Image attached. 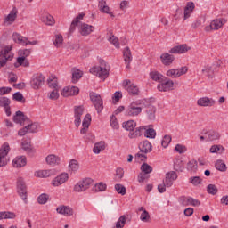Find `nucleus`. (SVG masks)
<instances>
[{"mask_svg":"<svg viewBox=\"0 0 228 228\" xmlns=\"http://www.w3.org/2000/svg\"><path fill=\"white\" fill-rule=\"evenodd\" d=\"M227 22L226 19L219 18L211 21L208 26L205 27V31H217V29H221V28Z\"/></svg>","mask_w":228,"mask_h":228,"instance_id":"1a4fd4ad","label":"nucleus"},{"mask_svg":"<svg viewBox=\"0 0 228 228\" xmlns=\"http://www.w3.org/2000/svg\"><path fill=\"white\" fill-rule=\"evenodd\" d=\"M12 60H13L12 45H6L0 52V69L4 67L8 61H12Z\"/></svg>","mask_w":228,"mask_h":228,"instance_id":"7ed1b4c3","label":"nucleus"},{"mask_svg":"<svg viewBox=\"0 0 228 228\" xmlns=\"http://www.w3.org/2000/svg\"><path fill=\"white\" fill-rule=\"evenodd\" d=\"M91 122H92V116L90 114H86L82 122L83 127H90Z\"/></svg>","mask_w":228,"mask_h":228,"instance_id":"680f3d73","label":"nucleus"},{"mask_svg":"<svg viewBox=\"0 0 228 228\" xmlns=\"http://www.w3.org/2000/svg\"><path fill=\"white\" fill-rule=\"evenodd\" d=\"M189 183L193 184V186H199V184L202 183V178H200V176H192L189 178Z\"/></svg>","mask_w":228,"mask_h":228,"instance_id":"3c124183","label":"nucleus"},{"mask_svg":"<svg viewBox=\"0 0 228 228\" xmlns=\"http://www.w3.org/2000/svg\"><path fill=\"white\" fill-rule=\"evenodd\" d=\"M26 120H28V118L24 115V112L20 110L16 111V114L13 117V122H15V124L22 126Z\"/></svg>","mask_w":228,"mask_h":228,"instance_id":"b1692460","label":"nucleus"},{"mask_svg":"<svg viewBox=\"0 0 228 228\" xmlns=\"http://www.w3.org/2000/svg\"><path fill=\"white\" fill-rule=\"evenodd\" d=\"M215 103H216L215 100L209 97H201L197 101L198 106H202V107L215 106Z\"/></svg>","mask_w":228,"mask_h":228,"instance_id":"412c9836","label":"nucleus"},{"mask_svg":"<svg viewBox=\"0 0 228 228\" xmlns=\"http://www.w3.org/2000/svg\"><path fill=\"white\" fill-rule=\"evenodd\" d=\"M139 150L142 154H149V152H152V144L147 140L142 141L139 144Z\"/></svg>","mask_w":228,"mask_h":228,"instance_id":"aec40b11","label":"nucleus"},{"mask_svg":"<svg viewBox=\"0 0 228 228\" xmlns=\"http://www.w3.org/2000/svg\"><path fill=\"white\" fill-rule=\"evenodd\" d=\"M220 132L215 130L207 131V142H216V140H220Z\"/></svg>","mask_w":228,"mask_h":228,"instance_id":"bb28decb","label":"nucleus"},{"mask_svg":"<svg viewBox=\"0 0 228 228\" xmlns=\"http://www.w3.org/2000/svg\"><path fill=\"white\" fill-rule=\"evenodd\" d=\"M41 20L46 24V26H53L54 24V18L50 14H44Z\"/></svg>","mask_w":228,"mask_h":228,"instance_id":"79ce46f5","label":"nucleus"},{"mask_svg":"<svg viewBox=\"0 0 228 228\" xmlns=\"http://www.w3.org/2000/svg\"><path fill=\"white\" fill-rule=\"evenodd\" d=\"M202 74L204 76H207L208 79H213V74H215V69H213V66L211 65H206L201 70Z\"/></svg>","mask_w":228,"mask_h":228,"instance_id":"2f4dec72","label":"nucleus"},{"mask_svg":"<svg viewBox=\"0 0 228 228\" xmlns=\"http://www.w3.org/2000/svg\"><path fill=\"white\" fill-rule=\"evenodd\" d=\"M91 184H92V179L84 178L74 185L73 191H75V193H81L83 191H86V190L90 188Z\"/></svg>","mask_w":228,"mask_h":228,"instance_id":"39448f33","label":"nucleus"},{"mask_svg":"<svg viewBox=\"0 0 228 228\" xmlns=\"http://www.w3.org/2000/svg\"><path fill=\"white\" fill-rule=\"evenodd\" d=\"M90 73L94 76H97L100 79L103 81L108 79L110 76V65L106 64V61H102L100 66H94L90 69Z\"/></svg>","mask_w":228,"mask_h":228,"instance_id":"f257e3e1","label":"nucleus"},{"mask_svg":"<svg viewBox=\"0 0 228 228\" xmlns=\"http://www.w3.org/2000/svg\"><path fill=\"white\" fill-rule=\"evenodd\" d=\"M77 170H79V162L76 159H71L69 164V172H74L76 174Z\"/></svg>","mask_w":228,"mask_h":228,"instance_id":"37998d69","label":"nucleus"},{"mask_svg":"<svg viewBox=\"0 0 228 228\" xmlns=\"http://www.w3.org/2000/svg\"><path fill=\"white\" fill-rule=\"evenodd\" d=\"M123 86L125 90L128 92L129 95H138L140 92V90L138 89V86L131 83V80H124Z\"/></svg>","mask_w":228,"mask_h":228,"instance_id":"ddd939ff","label":"nucleus"},{"mask_svg":"<svg viewBox=\"0 0 228 228\" xmlns=\"http://www.w3.org/2000/svg\"><path fill=\"white\" fill-rule=\"evenodd\" d=\"M98 8L102 13H107L110 17H115L113 12H110V6L106 4V1L101 0L98 4Z\"/></svg>","mask_w":228,"mask_h":228,"instance_id":"393cba45","label":"nucleus"},{"mask_svg":"<svg viewBox=\"0 0 228 228\" xmlns=\"http://www.w3.org/2000/svg\"><path fill=\"white\" fill-rule=\"evenodd\" d=\"M110 126L112 129H118L119 127L118 121H117V118L113 115L110 117Z\"/></svg>","mask_w":228,"mask_h":228,"instance_id":"774afa93","label":"nucleus"},{"mask_svg":"<svg viewBox=\"0 0 228 228\" xmlns=\"http://www.w3.org/2000/svg\"><path fill=\"white\" fill-rule=\"evenodd\" d=\"M104 149H106V142L101 141L94 144V146L93 148V152L94 154H101V152H102V151H104Z\"/></svg>","mask_w":228,"mask_h":228,"instance_id":"c9c22d12","label":"nucleus"},{"mask_svg":"<svg viewBox=\"0 0 228 228\" xmlns=\"http://www.w3.org/2000/svg\"><path fill=\"white\" fill-rule=\"evenodd\" d=\"M8 152H10V144L4 142L0 148V168L1 167H6L8 165Z\"/></svg>","mask_w":228,"mask_h":228,"instance_id":"9d476101","label":"nucleus"},{"mask_svg":"<svg viewBox=\"0 0 228 228\" xmlns=\"http://www.w3.org/2000/svg\"><path fill=\"white\" fill-rule=\"evenodd\" d=\"M90 99L97 111V113H101L102 110H104V103L102 102V98L101 94H97V93H91Z\"/></svg>","mask_w":228,"mask_h":228,"instance_id":"6e6552de","label":"nucleus"},{"mask_svg":"<svg viewBox=\"0 0 228 228\" xmlns=\"http://www.w3.org/2000/svg\"><path fill=\"white\" fill-rule=\"evenodd\" d=\"M47 200H49V195L45 193L39 195L37 198L38 204H47Z\"/></svg>","mask_w":228,"mask_h":228,"instance_id":"bf43d9fd","label":"nucleus"},{"mask_svg":"<svg viewBox=\"0 0 228 228\" xmlns=\"http://www.w3.org/2000/svg\"><path fill=\"white\" fill-rule=\"evenodd\" d=\"M27 127L28 128V133H38V128L40 127V124L32 123L30 125H28Z\"/></svg>","mask_w":228,"mask_h":228,"instance_id":"6e6d98bb","label":"nucleus"},{"mask_svg":"<svg viewBox=\"0 0 228 228\" xmlns=\"http://www.w3.org/2000/svg\"><path fill=\"white\" fill-rule=\"evenodd\" d=\"M215 167L216 170H219V172H225L227 170V166L224 163V160H217Z\"/></svg>","mask_w":228,"mask_h":228,"instance_id":"09e8293b","label":"nucleus"},{"mask_svg":"<svg viewBox=\"0 0 228 228\" xmlns=\"http://www.w3.org/2000/svg\"><path fill=\"white\" fill-rule=\"evenodd\" d=\"M106 188H107L106 183L101 182V183H96L94 186L93 191H95L96 193L99 191H106Z\"/></svg>","mask_w":228,"mask_h":228,"instance_id":"49530a36","label":"nucleus"},{"mask_svg":"<svg viewBox=\"0 0 228 228\" xmlns=\"http://www.w3.org/2000/svg\"><path fill=\"white\" fill-rule=\"evenodd\" d=\"M145 126H140L138 128L135 129L134 132H130L128 136L129 138H137V136H142V131H144Z\"/></svg>","mask_w":228,"mask_h":228,"instance_id":"a18cd8bd","label":"nucleus"},{"mask_svg":"<svg viewBox=\"0 0 228 228\" xmlns=\"http://www.w3.org/2000/svg\"><path fill=\"white\" fill-rule=\"evenodd\" d=\"M17 63L22 67H29V62L26 61V57L20 56L17 58Z\"/></svg>","mask_w":228,"mask_h":228,"instance_id":"0e129e2a","label":"nucleus"},{"mask_svg":"<svg viewBox=\"0 0 228 228\" xmlns=\"http://www.w3.org/2000/svg\"><path fill=\"white\" fill-rule=\"evenodd\" d=\"M150 77L152 79V81H157L158 83H163L165 79V77H163V75L158 71L150 72Z\"/></svg>","mask_w":228,"mask_h":228,"instance_id":"e433bc0d","label":"nucleus"},{"mask_svg":"<svg viewBox=\"0 0 228 228\" xmlns=\"http://www.w3.org/2000/svg\"><path fill=\"white\" fill-rule=\"evenodd\" d=\"M12 99L14 101H17L18 102H26V100L24 99V95L20 92H17L12 95Z\"/></svg>","mask_w":228,"mask_h":228,"instance_id":"052dcab7","label":"nucleus"},{"mask_svg":"<svg viewBox=\"0 0 228 228\" xmlns=\"http://www.w3.org/2000/svg\"><path fill=\"white\" fill-rule=\"evenodd\" d=\"M135 127L136 122H134V120H128L123 123V128L126 129V131H130V133L134 131Z\"/></svg>","mask_w":228,"mask_h":228,"instance_id":"a19ab883","label":"nucleus"},{"mask_svg":"<svg viewBox=\"0 0 228 228\" xmlns=\"http://www.w3.org/2000/svg\"><path fill=\"white\" fill-rule=\"evenodd\" d=\"M172 142V136L170 135H165L161 141V145L164 149H167L168 145H170V142Z\"/></svg>","mask_w":228,"mask_h":228,"instance_id":"5fc2aeb1","label":"nucleus"},{"mask_svg":"<svg viewBox=\"0 0 228 228\" xmlns=\"http://www.w3.org/2000/svg\"><path fill=\"white\" fill-rule=\"evenodd\" d=\"M198 168H199V165H198L197 160L191 159L187 163L188 172H192L193 174H195V172H197Z\"/></svg>","mask_w":228,"mask_h":228,"instance_id":"ea45409f","label":"nucleus"},{"mask_svg":"<svg viewBox=\"0 0 228 228\" xmlns=\"http://www.w3.org/2000/svg\"><path fill=\"white\" fill-rule=\"evenodd\" d=\"M166 75L168 77H175V78L179 77V75L177 73V69H171L167 70Z\"/></svg>","mask_w":228,"mask_h":228,"instance_id":"338daca9","label":"nucleus"},{"mask_svg":"<svg viewBox=\"0 0 228 228\" xmlns=\"http://www.w3.org/2000/svg\"><path fill=\"white\" fill-rule=\"evenodd\" d=\"M17 13H19V11H17L16 7H13L4 19V22H15V19H17Z\"/></svg>","mask_w":228,"mask_h":228,"instance_id":"f704fd0d","label":"nucleus"},{"mask_svg":"<svg viewBox=\"0 0 228 228\" xmlns=\"http://www.w3.org/2000/svg\"><path fill=\"white\" fill-rule=\"evenodd\" d=\"M83 77V71L77 69H72V83H77Z\"/></svg>","mask_w":228,"mask_h":228,"instance_id":"58836bf2","label":"nucleus"},{"mask_svg":"<svg viewBox=\"0 0 228 228\" xmlns=\"http://www.w3.org/2000/svg\"><path fill=\"white\" fill-rule=\"evenodd\" d=\"M115 190L119 194V195H126V193L127 192L126 191V186L120 184V183H118L115 185Z\"/></svg>","mask_w":228,"mask_h":228,"instance_id":"13d9d810","label":"nucleus"},{"mask_svg":"<svg viewBox=\"0 0 228 228\" xmlns=\"http://www.w3.org/2000/svg\"><path fill=\"white\" fill-rule=\"evenodd\" d=\"M207 191L210 195H216L218 193V188H216V185L215 184H208L207 186Z\"/></svg>","mask_w":228,"mask_h":228,"instance_id":"864d4df0","label":"nucleus"},{"mask_svg":"<svg viewBox=\"0 0 228 228\" xmlns=\"http://www.w3.org/2000/svg\"><path fill=\"white\" fill-rule=\"evenodd\" d=\"M142 106H145L146 108V117L148 120H156V106L152 104V102H149V100H142Z\"/></svg>","mask_w":228,"mask_h":228,"instance_id":"423d86ee","label":"nucleus"},{"mask_svg":"<svg viewBox=\"0 0 228 228\" xmlns=\"http://www.w3.org/2000/svg\"><path fill=\"white\" fill-rule=\"evenodd\" d=\"M59 215H64V216H72L74 215V209L69 206H61L56 209Z\"/></svg>","mask_w":228,"mask_h":228,"instance_id":"4be33fe9","label":"nucleus"},{"mask_svg":"<svg viewBox=\"0 0 228 228\" xmlns=\"http://www.w3.org/2000/svg\"><path fill=\"white\" fill-rule=\"evenodd\" d=\"M94 29H95L94 26L83 23L81 21L78 25V33H80L82 37H88V35H91L92 33H94Z\"/></svg>","mask_w":228,"mask_h":228,"instance_id":"9b49d317","label":"nucleus"},{"mask_svg":"<svg viewBox=\"0 0 228 228\" xmlns=\"http://www.w3.org/2000/svg\"><path fill=\"white\" fill-rule=\"evenodd\" d=\"M75 111V126L76 127H79L81 126V117L85 112V108L83 106H77L74 109Z\"/></svg>","mask_w":228,"mask_h":228,"instance_id":"f3484780","label":"nucleus"},{"mask_svg":"<svg viewBox=\"0 0 228 228\" xmlns=\"http://www.w3.org/2000/svg\"><path fill=\"white\" fill-rule=\"evenodd\" d=\"M45 82V77L42 73H36L32 76L30 80V86L34 90H40Z\"/></svg>","mask_w":228,"mask_h":228,"instance_id":"20e7f679","label":"nucleus"},{"mask_svg":"<svg viewBox=\"0 0 228 228\" xmlns=\"http://www.w3.org/2000/svg\"><path fill=\"white\" fill-rule=\"evenodd\" d=\"M123 58L126 63V69H131V61H133V55L131 54V49L126 47L123 51Z\"/></svg>","mask_w":228,"mask_h":228,"instance_id":"a211bd4d","label":"nucleus"},{"mask_svg":"<svg viewBox=\"0 0 228 228\" xmlns=\"http://www.w3.org/2000/svg\"><path fill=\"white\" fill-rule=\"evenodd\" d=\"M12 102L10 101V98L8 97H0V108H6L10 106Z\"/></svg>","mask_w":228,"mask_h":228,"instance_id":"4d7b16f0","label":"nucleus"},{"mask_svg":"<svg viewBox=\"0 0 228 228\" xmlns=\"http://www.w3.org/2000/svg\"><path fill=\"white\" fill-rule=\"evenodd\" d=\"M26 164H27V160H26V157L24 156L16 157L12 160V166L14 167V168H22V167H26Z\"/></svg>","mask_w":228,"mask_h":228,"instance_id":"a878e982","label":"nucleus"},{"mask_svg":"<svg viewBox=\"0 0 228 228\" xmlns=\"http://www.w3.org/2000/svg\"><path fill=\"white\" fill-rule=\"evenodd\" d=\"M141 170L142 172H143L144 174H151L152 172V167H151L149 164L147 163H143L141 166Z\"/></svg>","mask_w":228,"mask_h":228,"instance_id":"e2e57ef3","label":"nucleus"},{"mask_svg":"<svg viewBox=\"0 0 228 228\" xmlns=\"http://www.w3.org/2000/svg\"><path fill=\"white\" fill-rule=\"evenodd\" d=\"M159 92H170L174 89V81L165 77L157 86Z\"/></svg>","mask_w":228,"mask_h":228,"instance_id":"f8f14e48","label":"nucleus"},{"mask_svg":"<svg viewBox=\"0 0 228 228\" xmlns=\"http://www.w3.org/2000/svg\"><path fill=\"white\" fill-rule=\"evenodd\" d=\"M18 194L22 199L25 204H28V190L26 189V182L23 178H19L17 181Z\"/></svg>","mask_w":228,"mask_h":228,"instance_id":"0eeeda50","label":"nucleus"},{"mask_svg":"<svg viewBox=\"0 0 228 228\" xmlns=\"http://www.w3.org/2000/svg\"><path fill=\"white\" fill-rule=\"evenodd\" d=\"M193 10H195V4L193 2H188L184 8V20L189 19L190 15L193 13Z\"/></svg>","mask_w":228,"mask_h":228,"instance_id":"c756f323","label":"nucleus"},{"mask_svg":"<svg viewBox=\"0 0 228 228\" xmlns=\"http://www.w3.org/2000/svg\"><path fill=\"white\" fill-rule=\"evenodd\" d=\"M141 222H151V215L149 214V211L143 210V212L141 213L140 216Z\"/></svg>","mask_w":228,"mask_h":228,"instance_id":"603ef678","label":"nucleus"},{"mask_svg":"<svg viewBox=\"0 0 228 228\" xmlns=\"http://www.w3.org/2000/svg\"><path fill=\"white\" fill-rule=\"evenodd\" d=\"M191 47L188 46V45L183 44V45H178L174 46L169 50V53L171 54H185V53H188Z\"/></svg>","mask_w":228,"mask_h":228,"instance_id":"4468645a","label":"nucleus"},{"mask_svg":"<svg viewBox=\"0 0 228 228\" xmlns=\"http://www.w3.org/2000/svg\"><path fill=\"white\" fill-rule=\"evenodd\" d=\"M63 97H70L77 95L79 94V88L77 86H66L61 91Z\"/></svg>","mask_w":228,"mask_h":228,"instance_id":"2eb2a0df","label":"nucleus"},{"mask_svg":"<svg viewBox=\"0 0 228 228\" xmlns=\"http://www.w3.org/2000/svg\"><path fill=\"white\" fill-rule=\"evenodd\" d=\"M142 106H143V100L140 102H133L128 105L125 111L126 117H138L142 113Z\"/></svg>","mask_w":228,"mask_h":228,"instance_id":"f03ea898","label":"nucleus"},{"mask_svg":"<svg viewBox=\"0 0 228 228\" xmlns=\"http://www.w3.org/2000/svg\"><path fill=\"white\" fill-rule=\"evenodd\" d=\"M183 206H200L199 200L193 199L192 197H183L182 199Z\"/></svg>","mask_w":228,"mask_h":228,"instance_id":"cd10ccee","label":"nucleus"},{"mask_svg":"<svg viewBox=\"0 0 228 228\" xmlns=\"http://www.w3.org/2000/svg\"><path fill=\"white\" fill-rule=\"evenodd\" d=\"M174 169L176 172H183V170H184V162L181 159H177L175 161Z\"/></svg>","mask_w":228,"mask_h":228,"instance_id":"c03bdc74","label":"nucleus"},{"mask_svg":"<svg viewBox=\"0 0 228 228\" xmlns=\"http://www.w3.org/2000/svg\"><path fill=\"white\" fill-rule=\"evenodd\" d=\"M61 161V159L60 157L56 155H48L46 157V163H48V165H52L53 167H54V165H60Z\"/></svg>","mask_w":228,"mask_h":228,"instance_id":"72a5a7b5","label":"nucleus"},{"mask_svg":"<svg viewBox=\"0 0 228 228\" xmlns=\"http://www.w3.org/2000/svg\"><path fill=\"white\" fill-rule=\"evenodd\" d=\"M218 151H221V153H224V152H225V148H224V146L218 145V144L212 145L210 147L209 152H211V154H215Z\"/></svg>","mask_w":228,"mask_h":228,"instance_id":"8fccbe9b","label":"nucleus"},{"mask_svg":"<svg viewBox=\"0 0 228 228\" xmlns=\"http://www.w3.org/2000/svg\"><path fill=\"white\" fill-rule=\"evenodd\" d=\"M84 17L85 13H80L73 20L69 28V33H74V31H76V27L79 26L80 20H83Z\"/></svg>","mask_w":228,"mask_h":228,"instance_id":"c85d7f7f","label":"nucleus"},{"mask_svg":"<svg viewBox=\"0 0 228 228\" xmlns=\"http://www.w3.org/2000/svg\"><path fill=\"white\" fill-rule=\"evenodd\" d=\"M16 216L17 215H15V213L13 212H10V211L0 212V220H13V218H15Z\"/></svg>","mask_w":228,"mask_h":228,"instance_id":"4c0bfd02","label":"nucleus"},{"mask_svg":"<svg viewBox=\"0 0 228 228\" xmlns=\"http://www.w3.org/2000/svg\"><path fill=\"white\" fill-rule=\"evenodd\" d=\"M160 60L164 65H172L175 57H174V55H170V53H164L160 56Z\"/></svg>","mask_w":228,"mask_h":228,"instance_id":"7c9ffc66","label":"nucleus"},{"mask_svg":"<svg viewBox=\"0 0 228 228\" xmlns=\"http://www.w3.org/2000/svg\"><path fill=\"white\" fill-rule=\"evenodd\" d=\"M109 42H110V44H113V45L117 47V49L120 47V44L118 43V37H115L114 35L109 37Z\"/></svg>","mask_w":228,"mask_h":228,"instance_id":"69168bd1","label":"nucleus"},{"mask_svg":"<svg viewBox=\"0 0 228 228\" xmlns=\"http://www.w3.org/2000/svg\"><path fill=\"white\" fill-rule=\"evenodd\" d=\"M176 179L177 173H175V171H171L166 174L163 183L167 185V188H170L174 184V181H176Z\"/></svg>","mask_w":228,"mask_h":228,"instance_id":"dca6fc26","label":"nucleus"},{"mask_svg":"<svg viewBox=\"0 0 228 228\" xmlns=\"http://www.w3.org/2000/svg\"><path fill=\"white\" fill-rule=\"evenodd\" d=\"M13 42L20 45H28V37L20 36V34L14 32L12 36Z\"/></svg>","mask_w":228,"mask_h":228,"instance_id":"5701e85b","label":"nucleus"},{"mask_svg":"<svg viewBox=\"0 0 228 228\" xmlns=\"http://www.w3.org/2000/svg\"><path fill=\"white\" fill-rule=\"evenodd\" d=\"M144 127V136L146 138H156V130H154V128H147V126Z\"/></svg>","mask_w":228,"mask_h":228,"instance_id":"de8ad7c7","label":"nucleus"},{"mask_svg":"<svg viewBox=\"0 0 228 228\" xmlns=\"http://www.w3.org/2000/svg\"><path fill=\"white\" fill-rule=\"evenodd\" d=\"M55 171L53 169L49 170H41L35 173L36 177H51V175H54Z\"/></svg>","mask_w":228,"mask_h":228,"instance_id":"473e14b6","label":"nucleus"},{"mask_svg":"<svg viewBox=\"0 0 228 228\" xmlns=\"http://www.w3.org/2000/svg\"><path fill=\"white\" fill-rule=\"evenodd\" d=\"M69 181V174L62 173L53 180V186H61L64 183Z\"/></svg>","mask_w":228,"mask_h":228,"instance_id":"6ab92c4d","label":"nucleus"}]
</instances>
